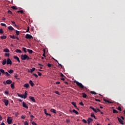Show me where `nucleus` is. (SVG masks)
<instances>
[{
	"instance_id": "obj_40",
	"label": "nucleus",
	"mask_w": 125,
	"mask_h": 125,
	"mask_svg": "<svg viewBox=\"0 0 125 125\" xmlns=\"http://www.w3.org/2000/svg\"><path fill=\"white\" fill-rule=\"evenodd\" d=\"M113 113L114 114H115V113H119V112H118V110H116V109H114L113 111Z\"/></svg>"
},
{
	"instance_id": "obj_38",
	"label": "nucleus",
	"mask_w": 125,
	"mask_h": 125,
	"mask_svg": "<svg viewBox=\"0 0 125 125\" xmlns=\"http://www.w3.org/2000/svg\"><path fill=\"white\" fill-rule=\"evenodd\" d=\"M22 50H23V51H24V53H27V51H26V48L23 47Z\"/></svg>"
},
{
	"instance_id": "obj_19",
	"label": "nucleus",
	"mask_w": 125,
	"mask_h": 125,
	"mask_svg": "<svg viewBox=\"0 0 125 125\" xmlns=\"http://www.w3.org/2000/svg\"><path fill=\"white\" fill-rule=\"evenodd\" d=\"M50 112H51L52 113H54V114H56V110L53 108L50 109Z\"/></svg>"
},
{
	"instance_id": "obj_20",
	"label": "nucleus",
	"mask_w": 125,
	"mask_h": 125,
	"mask_svg": "<svg viewBox=\"0 0 125 125\" xmlns=\"http://www.w3.org/2000/svg\"><path fill=\"white\" fill-rule=\"evenodd\" d=\"M16 52L17 53H22V51L20 49H16Z\"/></svg>"
},
{
	"instance_id": "obj_43",
	"label": "nucleus",
	"mask_w": 125,
	"mask_h": 125,
	"mask_svg": "<svg viewBox=\"0 0 125 125\" xmlns=\"http://www.w3.org/2000/svg\"><path fill=\"white\" fill-rule=\"evenodd\" d=\"M1 26H2L3 27H6V24H5V23H1L0 24Z\"/></svg>"
},
{
	"instance_id": "obj_18",
	"label": "nucleus",
	"mask_w": 125,
	"mask_h": 125,
	"mask_svg": "<svg viewBox=\"0 0 125 125\" xmlns=\"http://www.w3.org/2000/svg\"><path fill=\"white\" fill-rule=\"evenodd\" d=\"M8 29L9 31H13V30H14V28H13V27L11 26H8Z\"/></svg>"
},
{
	"instance_id": "obj_17",
	"label": "nucleus",
	"mask_w": 125,
	"mask_h": 125,
	"mask_svg": "<svg viewBox=\"0 0 125 125\" xmlns=\"http://www.w3.org/2000/svg\"><path fill=\"white\" fill-rule=\"evenodd\" d=\"M6 38H7V37L5 35L1 36L0 37L1 40H5V39H6Z\"/></svg>"
},
{
	"instance_id": "obj_58",
	"label": "nucleus",
	"mask_w": 125,
	"mask_h": 125,
	"mask_svg": "<svg viewBox=\"0 0 125 125\" xmlns=\"http://www.w3.org/2000/svg\"><path fill=\"white\" fill-rule=\"evenodd\" d=\"M42 56H43V57H45V51H44V53L43 54Z\"/></svg>"
},
{
	"instance_id": "obj_50",
	"label": "nucleus",
	"mask_w": 125,
	"mask_h": 125,
	"mask_svg": "<svg viewBox=\"0 0 125 125\" xmlns=\"http://www.w3.org/2000/svg\"><path fill=\"white\" fill-rule=\"evenodd\" d=\"M80 105H81V106H83L84 104H83V102H81L80 103H79Z\"/></svg>"
},
{
	"instance_id": "obj_12",
	"label": "nucleus",
	"mask_w": 125,
	"mask_h": 125,
	"mask_svg": "<svg viewBox=\"0 0 125 125\" xmlns=\"http://www.w3.org/2000/svg\"><path fill=\"white\" fill-rule=\"evenodd\" d=\"M27 94H28V92H27V91H25V94H22V98H23L24 99H26V98H27Z\"/></svg>"
},
{
	"instance_id": "obj_32",
	"label": "nucleus",
	"mask_w": 125,
	"mask_h": 125,
	"mask_svg": "<svg viewBox=\"0 0 125 125\" xmlns=\"http://www.w3.org/2000/svg\"><path fill=\"white\" fill-rule=\"evenodd\" d=\"M11 8H12V9H14L15 10H17V7L16 6H13L11 7Z\"/></svg>"
},
{
	"instance_id": "obj_5",
	"label": "nucleus",
	"mask_w": 125,
	"mask_h": 125,
	"mask_svg": "<svg viewBox=\"0 0 125 125\" xmlns=\"http://www.w3.org/2000/svg\"><path fill=\"white\" fill-rule=\"evenodd\" d=\"M7 62V65H12V62H11V60L10 59L8 58L6 61Z\"/></svg>"
},
{
	"instance_id": "obj_51",
	"label": "nucleus",
	"mask_w": 125,
	"mask_h": 125,
	"mask_svg": "<svg viewBox=\"0 0 125 125\" xmlns=\"http://www.w3.org/2000/svg\"><path fill=\"white\" fill-rule=\"evenodd\" d=\"M24 125H29V124L28 123V122L25 121L24 122Z\"/></svg>"
},
{
	"instance_id": "obj_28",
	"label": "nucleus",
	"mask_w": 125,
	"mask_h": 125,
	"mask_svg": "<svg viewBox=\"0 0 125 125\" xmlns=\"http://www.w3.org/2000/svg\"><path fill=\"white\" fill-rule=\"evenodd\" d=\"M9 49H8V48H5L3 50L4 52H9Z\"/></svg>"
},
{
	"instance_id": "obj_3",
	"label": "nucleus",
	"mask_w": 125,
	"mask_h": 125,
	"mask_svg": "<svg viewBox=\"0 0 125 125\" xmlns=\"http://www.w3.org/2000/svg\"><path fill=\"white\" fill-rule=\"evenodd\" d=\"M90 109H91V110H93L95 113H98V112H100V109L99 108L95 109L94 107H92V106H90Z\"/></svg>"
},
{
	"instance_id": "obj_23",
	"label": "nucleus",
	"mask_w": 125,
	"mask_h": 125,
	"mask_svg": "<svg viewBox=\"0 0 125 125\" xmlns=\"http://www.w3.org/2000/svg\"><path fill=\"white\" fill-rule=\"evenodd\" d=\"M29 84L30 85H31V86H34V82L32 81V80L29 81Z\"/></svg>"
},
{
	"instance_id": "obj_55",
	"label": "nucleus",
	"mask_w": 125,
	"mask_h": 125,
	"mask_svg": "<svg viewBox=\"0 0 125 125\" xmlns=\"http://www.w3.org/2000/svg\"><path fill=\"white\" fill-rule=\"evenodd\" d=\"M8 13H9V14H12V12H11V11H10V10H8Z\"/></svg>"
},
{
	"instance_id": "obj_63",
	"label": "nucleus",
	"mask_w": 125,
	"mask_h": 125,
	"mask_svg": "<svg viewBox=\"0 0 125 125\" xmlns=\"http://www.w3.org/2000/svg\"><path fill=\"white\" fill-rule=\"evenodd\" d=\"M0 125H5V124H4V123L2 122Z\"/></svg>"
},
{
	"instance_id": "obj_21",
	"label": "nucleus",
	"mask_w": 125,
	"mask_h": 125,
	"mask_svg": "<svg viewBox=\"0 0 125 125\" xmlns=\"http://www.w3.org/2000/svg\"><path fill=\"white\" fill-rule=\"evenodd\" d=\"M7 63L6 59H4L2 62V65H5Z\"/></svg>"
},
{
	"instance_id": "obj_29",
	"label": "nucleus",
	"mask_w": 125,
	"mask_h": 125,
	"mask_svg": "<svg viewBox=\"0 0 125 125\" xmlns=\"http://www.w3.org/2000/svg\"><path fill=\"white\" fill-rule=\"evenodd\" d=\"M72 112L73 113H75V114H76V115H78L79 114V112L75 109H73Z\"/></svg>"
},
{
	"instance_id": "obj_60",
	"label": "nucleus",
	"mask_w": 125,
	"mask_h": 125,
	"mask_svg": "<svg viewBox=\"0 0 125 125\" xmlns=\"http://www.w3.org/2000/svg\"><path fill=\"white\" fill-rule=\"evenodd\" d=\"M66 123H70V120L69 119H66Z\"/></svg>"
},
{
	"instance_id": "obj_11",
	"label": "nucleus",
	"mask_w": 125,
	"mask_h": 125,
	"mask_svg": "<svg viewBox=\"0 0 125 125\" xmlns=\"http://www.w3.org/2000/svg\"><path fill=\"white\" fill-rule=\"evenodd\" d=\"M14 59H15L16 60H17V61H18V62H19V63H20V60L19 59V57H18L17 56H14Z\"/></svg>"
},
{
	"instance_id": "obj_41",
	"label": "nucleus",
	"mask_w": 125,
	"mask_h": 125,
	"mask_svg": "<svg viewBox=\"0 0 125 125\" xmlns=\"http://www.w3.org/2000/svg\"><path fill=\"white\" fill-rule=\"evenodd\" d=\"M5 74L6 77H9V76H10V75H9L8 72H5Z\"/></svg>"
},
{
	"instance_id": "obj_16",
	"label": "nucleus",
	"mask_w": 125,
	"mask_h": 125,
	"mask_svg": "<svg viewBox=\"0 0 125 125\" xmlns=\"http://www.w3.org/2000/svg\"><path fill=\"white\" fill-rule=\"evenodd\" d=\"M24 87H25V88H28L30 85H29V83H25L23 85Z\"/></svg>"
},
{
	"instance_id": "obj_36",
	"label": "nucleus",
	"mask_w": 125,
	"mask_h": 125,
	"mask_svg": "<svg viewBox=\"0 0 125 125\" xmlns=\"http://www.w3.org/2000/svg\"><path fill=\"white\" fill-rule=\"evenodd\" d=\"M17 12H18V13H21V14L24 13V12L23 11V10L17 11Z\"/></svg>"
},
{
	"instance_id": "obj_52",
	"label": "nucleus",
	"mask_w": 125,
	"mask_h": 125,
	"mask_svg": "<svg viewBox=\"0 0 125 125\" xmlns=\"http://www.w3.org/2000/svg\"><path fill=\"white\" fill-rule=\"evenodd\" d=\"M4 94L6 95H7L8 94V91H5L4 92Z\"/></svg>"
},
{
	"instance_id": "obj_53",
	"label": "nucleus",
	"mask_w": 125,
	"mask_h": 125,
	"mask_svg": "<svg viewBox=\"0 0 125 125\" xmlns=\"http://www.w3.org/2000/svg\"><path fill=\"white\" fill-rule=\"evenodd\" d=\"M33 76H34V77H35V78H38V75L35 74V73H33Z\"/></svg>"
},
{
	"instance_id": "obj_1",
	"label": "nucleus",
	"mask_w": 125,
	"mask_h": 125,
	"mask_svg": "<svg viewBox=\"0 0 125 125\" xmlns=\"http://www.w3.org/2000/svg\"><path fill=\"white\" fill-rule=\"evenodd\" d=\"M73 83H76L77 86H79L80 88H82V89H83V88H84V86H83V85L82 83H80L76 80H75L73 82Z\"/></svg>"
},
{
	"instance_id": "obj_35",
	"label": "nucleus",
	"mask_w": 125,
	"mask_h": 125,
	"mask_svg": "<svg viewBox=\"0 0 125 125\" xmlns=\"http://www.w3.org/2000/svg\"><path fill=\"white\" fill-rule=\"evenodd\" d=\"M0 73H2V74H5V72H4V70L1 69H0Z\"/></svg>"
},
{
	"instance_id": "obj_34",
	"label": "nucleus",
	"mask_w": 125,
	"mask_h": 125,
	"mask_svg": "<svg viewBox=\"0 0 125 125\" xmlns=\"http://www.w3.org/2000/svg\"><path fill=\"white\" fill-rule=\"evenodd\" d=\"M10 38H11V39H13V40H15V39H16V37H15L14 35L13 36L10 35Z\"/></svg>"
},
{
	"instance_id": "obj_9",
	"label": "nucleus",
	"mask_w": 125,
	"mask_h": 125,
	"mask_svg": "<svg viewBox=\"0 0 125 125\" xmlns=\"http://www.w3.org/2000/svg\"><path fill=\"white\" fill-rule=\"evenodd\" d=\"M22 106L23 108H26V109H29V106L27 105V104L25 102L22 103Z\"/></svg>"
},
{
	"instance_id": "obj_31",
	"label": "nucleus",
	"mask_w": 125,
	"mask_h": 125,
	"mask_svg": "<svg viewBox=\"0 0 125 125\" xmlns=\"http://www.w3.org/2000/svg\"><path fill=\"white\" fill-rule=\"evenodd\" d=\"M47 66H48V67L49 68H50V67H51L52 66H54L53 64H51V63H48L47 64Z\"/></svg>"
},
{
	"instance_id": "obj_48",
	"label": "nucleus",
	"mask_w": 125,
	"mask_h": 125,
	"mask_svg": "<svg viewBox=\"0 0 125 125\" xmlns=\"http://www.w3.org/2000/svg\"><path fill=\"white\" fill-rule=\"evenodd\" d=\"M82 122H83V123H84V124H86V123H87L86 120H85V119H83L82 120Z\"/></svg>"
},
{
	"instance_id": "obj_45",
	"label": "nucleus",
	"mask_w": 125,
	"mask_h": 125,
	"mask_svg": "<svg viewBox=\"0 0 125 125\" xmlns=\"http://www.w3.org/2000/svg\"><path fill=\"white\" fill-rule=\"evenodd\" d=\"M55 93H56V94H57L58 95H60V94L59 93V92H58V91H55Z\"/></svg>"
},
{
	"instance_id": "obj_46",
	"label": "nucleus",
	"mask_w": 125,
	"mask_h": 125,
	"mask_svg": "<svg viewBox=\"0 0 125 125\" xmlns=\"http://www.w3.org/2000/svg\"><path fill=\"white\" fill-rule=\"evenodd\" d=\"M0 34H3V30L2 29H0Z\"/></svg>"
},
{
	"instance_id": "obj_25",
	"label": "nucleus",
	"mask_w": 125,
	"mask_h": 125,
	"mask_svg": "<svg viewBox=\"0 0 125 125\" xmlns=\"http://www.w3.org/2000/svg\"><path fill=\"white\" fill-rule=\"evenodd\" d=\"M11 87L12 89H14L15 86H14V82L11 84Z\"/></svg>"
},
{
	"instance_id": "obj_56",
	"label": "nucleus",
	"mask_w": 125,
	"mask_h": 125,
	"mask_svg": "<svg viewBox=\"0 0 125 125\" xmlns=\"http://www.w3.org/2000/svg\"><path fill=\"white\" fill-rule=\"evenodd\" d=\"M38 76H42V73L40 72H38Z\"/></svg>"
},
{
	"instance_id": "obj_64",
	"label": "nucleus",
	"mask_w": 125,
	"mask_h": 125,
	"mask_svg": "<svg viewBox=\"0 0 125 125\" xmlns=\"http://www.w3.org/2000/svg\"><path fill=\"white\" fill-rule=\"evenodd\" d=\"M21 119H25V117L23 115L21 116Z\"/></svg>"
},
{
	"instance_id": "obj_30",
	"label": "nucleus",
	"mask_w": 125,
	"mask_h": 125,
	"mask_svg": "<svg viewBox=\"0 0 125 125\" xmlns=\"http://www.w3.org/2000/svg\"><path fill=\"white\" fill-rule=\"evenodd\" d=\"M91 117L95 119H96V117H95V115H94V113L93 112L91 113Z\"/></svg>"
},
{
	"instance_id": "obj_15",
	"label": "nucleus",
	"mask_w": 125,
	"mask_h": 125,
	"mask_svg": "<svg viewBox=\"0 0 125 125\" xmlns=\"http://www.w3.org/2000/svg\"><path fill=\"white\" fill-rule=\"evenodd\" d=\"M12 83V81H11L10 80H7L6 81V83H7V84H10V83Z\"/></svg>"
},
{
	"instance_id": "obj_14",
	"label": "nucleus",
	"mask_w": 125,
	"mask_h": 125,
	"mask_svg": "<svg viewBox=\"0 0 125 125\" xmlns=\"http://www.w3.org/2000/svg\"><path fill=\"white\" fill-rule=\"evenodd\" d=\"M35 70H36V68L33 67L31 69H30L28 70V72L29 73H33L34 72V71H35Z\"/></svg>"
},
{
	"instance_id": "obj_6",
	"label": "nucleus",
	"mask_w": 125,
	"mask_h": 125,
	"mask_svg": "<svg viewBox=\"0 0 125 125\" xmlns=\"http://www.w3.org/2000/svg\"><path fill=\"white\" fill-rule=\"evenodd\" d=\"M3 102H4L5 106H8L9 104L8 100L6 99H3L2 100Z\"/></svg>"
},
{
	"instance_id": "obj_13",
	"label": "nucleus",
	"mask_w": 125,
	"mask_h": 125,
	"mask_svg": "<svg viewBox=\"0 0 125 125\" xmlns=\"http://www.w3.org/2000/svg\"><path fill=\"white\" fill-rule=\"evenodd\" d=\"M92 121H93L92 119H91V118H88L87 120L88 125H89V124H90V123H91Z\"/></svg>"
},
{
	"instance_id": "obj_42",
	"label": "nucleus",
	"mask_w": 125,
	"mask_h": 125,
	"mask_svg": "<svg viewBox=\"0 0 125 125\" xmlns=\"http://www.w3.org/2000/svg\"><path fill=\"white\" fill-rule=\"evenodd\" d=\"M44 114H46V115H47L48 114L47 113V111H46V109H44Z\"/></svg>"
},
{
	"instance_id": "obj_10",
	"label": "nucleus",
	"mask_w": 125,
	"mask_h": 125,
	"mask_svg": "<svg viewBox=\"0 0 125 125\" xmlns=\"http://www.w3.org/2000/svg\"><path fill=\"white\" fill-rule=\"evenodd\" d=\"M29 99H30V100H31V101H32L34 103H36V100L35 99V98H34V97L30 96Z\"/></svg>"
},
{
	"instance_id": "obj_47",
	"label": "nucleus",
	"mask_w": 125,
	"mask_h": 125,
	"mask_svg": "<svg viewBox=\"0 0 125 125\" xmlns=\"http://www.w3.org/2000/svg\"><path fill=\"white\" fill-rule=\"evenodd\" d=\"M5 56H6L7 57H9V53H5Z\"/></svg>"
},
{
	"instance_id": "obj_54",
	"label": "nucleus",
	"mask_w": 125,
	"mask_h": 125,
	"mask_svg": "<svg viewBox=\"0 0 125 125\" xmlns=\"http://www.w3.org/2000/svg\"><path fill=\"white\" fill-rule=\"evenodd\" d=\"M30 118H31V120H33V119H34V118H35V116H34L33 115H30Z\"/></svg>"
},
{
	"instance_id": "obj_4",
	"label": "nucleus",
	"mask_w": 125,
	"mask_h": 125,
	"mask_svg": "<svg viewBox=\"0 0 125 125\" xmlns=\"http://www.w3.org/2000/svg\"><path fill=\"white\" fill-rule=\"evenodd\" d=\"M25 39H27L28 40H31V39H33V38L32 35L27 34L25 35Z\"/></svg>"
},
{
	"instance_id": "obj_44",
	"label": "nucleus",
	"mask_w": 125,
	"mask_h": 125,
	"mask_svg": "<svg viewBox=\"0 0 125 125\" xmlns=\"http://www.w3.org/2000/svg\"><path fill=\"white\" fill-rule=\"evenodd\" d=\"M16 34L17 36H19V31L16 30Z\"/></svg>"
},
{
	"instance_id": "obj_49",
	"label": "nucleus",
	"mask_w": 125,
	"mask_h": 125,
	"mask_svg": "<svg viewBox=\"0 0 125 125\" xmlns=\"http://www.w3.org/2000/svg\"><path fill=\"white\" fill-rule=\"evenodd\" d=\"M118 110H119V111H122V107H121V106H118Z\"/></svg>"
},
{
	"instance_id": "obj_8",
	"label": "nucleus",
	"mask_w": 125,
	"mask_h": 125,
	"mask_svg": "<svg viewBox=\"0 0 125 125\" xmlns=\"http://www.w3.org/2000/svg\"><path fill=\"white\" fill-rule=\"evenodd\" d=\"M7 122L8 125H10L11 123H12V120H11V119L9 117H8Z\"/></svg>"
},
{
	"instance_id": "obj_39",
	"label": "nucleus",
	"mask_w": 125,
	"mask_h": 125,
	"mask_svg": "<svg viewBox=\"0 0 125 125\" xmlns=\"http://www.w3.org/2000/svg\"><path fill=\"white\" fill-rule=\"evenodd\" d=\"M90 93H91V94H94V95H96V94H97V93L93 91H91Z\"/></svg>"
},
{
	"instance_id": "obj_59",
	"label": "nucleus",
	"mask_w": 125,
	"mask_h": 125,
	"mask_svg": "<svg viewBox=\"0 0 125 125\" xmlns=\"http://www.w3.org/2000/svg\"><path fill=\"white\" fill-rule=\"evenodd\" d=\"M95 101H98L99 102H101V101L100 100L97 99H95Z\"/></svg>"
},
{
	"instance_id": "obj_33",
	"label": "nucleus",
	"mask_w": 125,
	"mask_h": 125,
	"mask_svg": "<svg viewBox=\"0 0 125 125\" xmlns=\"http://www.w3.org/2000/svg\"><path fill=\"white\" fill-rule=\"evenodd\" d=\"M17 94L19 97H21V98H23V94H20L19 93H18Z\"/></svg>"
},
{
	"instance_id": "obj_37",
	"label": "nucleus",
	"mask_w": 125,
	"mask_h": 125,
	"mask_svg": "<svg viewBox=\"0 0 125 125\" xmlns=\"http://www.w3.org/2000/svg\"><path fill=\"white\" fill-rule=\"evenodd\" d=\"M104 101H105L106 103H110V101L106 100L105 99H104Z\"/></svg>"
},
{
	"instance_id": "obj_24",
	"label": "nucleus",
	"mask_w": 125,
	"mask_h": 125,
	"mask_svg": "<svg viewBox=\"0 0 125 125\" xmlns=\"http://www.w3.org/2000/svg\"><path fill=\"white\" fill-rule=\"evenodd\" d=\"M82 95H83V98H86V97H87V95H86V94L84 93H83Z\"/></svg>"
},
{
	"instance_id": "obj_62",
	"label": "nucleus",
	"mask_w": 125,
	"mask_h": 125,
	"mask_svg": "<svg viewBox=\"0 0 125 125\" xmlns=\"http://www.w3.org/2000/svg\"><path fill=\"white\" fill-rule=\"evenodd\" d=\"M5 19H6L5 18H4L3 17L2 18V20H3V21H4L5 20Z\"/></svg>"
},
{
	"instance_id": "obj_22",
	"label": "nucleus",
	"mask_w": 125,
	"mask_h": 125,
	"mask_svg": "<svg viewBox=\"0 0 125 125\" xmlns=\"http://www.w3.org/2000/svg\"><path fill=\"white\" fill-rule=\"evenodd\" d=\"M27 50L28 52L29 53V54H32V53H33V52H34L33 51V50L29 49H27Z\"/></svg>"
},
{
	"instance_id": "obj_57",
	"label": "nucleus",
	"mask_w": 125,
	"mask_h": 125,
	"mask_svg": "<svg viewBox=\"0 0 125 125\" xmlns=\"http://www.w3.org/2000/svg\"><path fill=\"white\" fill-rule=\"evenodd\" d=\"M14 77H15V79H18V78H17V77H18V75L16 74V75L14 76Z\"/></svg>"
},
{
	"instance_id": "obj_26",
	"label": "nucleus",
	"mask_w": 125,
	"mask_h": 125,
	"mask_svg": "<svg viewBox=\"0 0 125 125\" xmlns=\"http://www.w3.org/2000/svg\"><path fill=\"white\" fill-rule=\"evenodd\" d=\"M14 72V70L11 69L9 70H8V73H9V74H12V73Z\"/></svg>"
},
{
	"instance_id": "obj_61",
	"label": "nucleus",
	"mask_w": 125,
	"mask_h": 125,
	"mask_svg": "<svg viewBox=\"0 0 125 125\" xmlns=\"http://www.w3.org/2000/svg\"><path fill=\"white\" fill-rule=\"evenodd\" d=\"M60 76L63 77H64V75L62 73H61L60 74Z\"/></svg>"
},
{
	"instance_id": "obj_7",
	"label": "nucleus",
	"mask_w": 125,
	"mask_h": 125,
	"mask_svg": "<svg viewBox=\"0 0 125 125\" xmlns=\"http://www.w3.org/2000/svg\"><path fill=\"white\" fill-rule=\"evenodd\" d=\"M117 119L120 124H121V125H124V121L122 120V118L120 117H117Z\"/></svg>"
},
{
	"instance_id": "obj_27",
	"label": "nucleus",
	"mask_w": 125,
	"mask_h": 125,
	"mask_svg": "<svg viewBox=\"0 0 125 125\" xmlns=\"http://www.w3.org/2000/svg\"><path fill=\"white\" fill-rule=\"evenodd\" d=\"M71 104H72V105H73V106H74V107H75L76 108H77V105H76V102H72L71 103Z\"/></svg>"
},
{
	"instance_id": "obj_2",
	"label": "nucleus",
	"mask_w": 125,
	"mask_h": 125,
	"mask_svg": "<svg viewBox=\"0 0 125 125\" xmlns=\"http://www.w3.org/2000/svg\"><path fill=\"white\" fill-rule=\"evenodd\" d=\"M21 60H30V59H31V58H30V57H29V56L24 54V55H21Z\"/></svg>"
}]
</instances>
